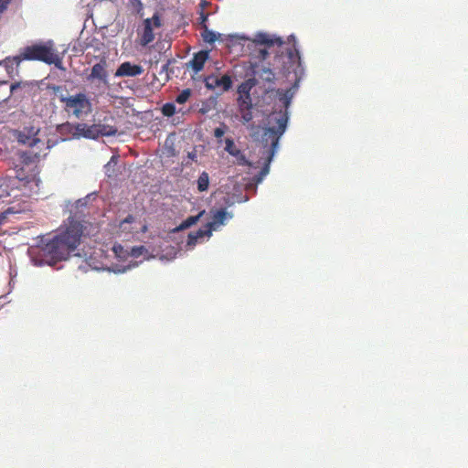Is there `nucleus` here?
<instances>
[{
	"label": "nucleus",
	"mask_w": 468,
	"mask_h": 468,
	"mask_svg": "<svg viewBox=\"0 0 468 468\" xmlns=\"http://www.w3.org/2000/svg\"><path fill=\"white\" fill-rule=\"evenodd\" d=\"M238 103L239 106V111H243V109L251 107V99L250 96V100L246 99V96H239L238 99Z\"/></svg>",
	"instance_id": "bb28decb"
},
{
	"label": "nucleus",
	"mask_w": 468,
	"mask_h": 468,
	"mask_svg": "<svg viewBox=\"0 0 468 468\" xmlns=\"http://www.w3.org/2000/svg\"><path fill=\"white\" fill-rule=\"evenodd\" d=\"M19 52L24 60L42 61L48 65H54L58 69H64L62 59L55 52L52 40L27 46L20 49Z\"/></svg>",
	"instance_id": "20e7f679"
},
{
	"label": "nucleus",
	"mask_w": 468,
	"mask_h": 468,
	"mask_svg": "<svg viewBox=\"0 0 468 468\" xmlns=\"http://www.w3.org/2000/svg\"><path fill=\"white\" fill-rule=\"evenodd\" d=\"M24 61L20 52L13 57H6L3 60H0V66L5 69L8 77L15 80L16 77L19 76V66Z\"/></svg>",
	"instance_id": "1a4fd4ad"
},
{
	"label": "nucleus",
	"mask_w": 468,
	"mask_h": 468,
	"mask_svg": "<svg viewBox=\"0 0 468 468\" xmlns=\"http://www.w3.org/2000/svg\"><path fill=\"white\" fill-rule=\"evenodd\" d=\"M129 267H130V265H129L128 267H127V266H122V265L121 264V261H120V262H119V273H121V272H125V271H126V270H128V269H129Z\"/></svg>",
	"instance_id": "e433bc0d"
},
{
	"label": "nucleus",
	"mask_w": 468,
	"mask_h": 468,
	"mask_svg": "<svg viewBox=\"0 0 468 468\" xmlns=\"http://www.w3.org/2000/svg\"><path fill=\"white\" fill-rule=\"evenodd\" d=\"M153 24L155 27H161L162 22L158 14H154L152 18L144 21V28L141 33V44L144 46L148 45L154 39Z\"/></svg>",
	"instance_id": "0eeeda50"
},
{
	"label": "nucleus",
	"mask_w": 468,
	"mask_h": 468,
	"mask_svg": "<svg viewBox=\"0 0 468 468\" xmlns=\"http://www.w3.org/2000/svg\"><path fill=\"white\" fill-rule=\"evenodd\" d=\"M204 211H201L200 213H198L197 215H192L191 217H188L186 219L183 220L178 227L176 228V231H178V230H183V229H188L192 226H194V224H196L200 217L203 215Z\"/></svg>",
	"instance_id": "412c9836"
},
{
	"label": "nucleus",
	"mask_w": 468,
	"mask_h": 468,
	"mask_svg": "<svg viewBox=\"0 0 468 468\" xmlns=\"http://www.w3.org/2000/svg\"><path fill=\"white\" fill-rule=\"evenodd\" d=\"M205 84L208 90L221 88L223 90H229L231 88L232 80L230 76L227 74L221 77L210 75L206 78Z\"/></svg>",
	"instance_id": "9b49d317"
},
{
	"label": "nucleus",
	"mask_w": 468,
	"mask_h": 468,
	"mask_svg": "<svg viewBox=\"0 0 468 468\" xmlns=\"http://www.w3.org/2000/svg\"><path fill=\"white\" fill-rule=\"evenodd\" d=\"M16 275H17L16 271L11 269L10 270V279L14 280L16 277Z\"/></svg>",
	"instance_id": "58836bf2"
},
{
	"label": "nucleus",
	"mask_w": 468,
	"mask_h": 468,
	"mask_svg": "<svg viewBox=\"0 0 468 468\" xmlns=\"http://www.w3.org/2000/svg\"><path fill=\"white\" fill-rule=\"evenodd\" d=\"M279 100L282 103V107L279 111L270 113L268 118L269 127L263 130L262 143L267 149L263 153L266 156L265 165L261 172L265 176L270 171V164L277 151L279 140L283 135L289 121L288 109L292 103L293 91L292 89L277 90Z\"/></svg>",
	"instance_id": "f03ea898"
},
{
	"label": "nucleus",
	"mask_w": 468,
	"mask_h": 468,
	"mask_svg": "<svg viewBox=\"0 0 468 468\" xmlns=\"http://www.w3.org/2000/svg\"><path fill=\"white\" fill-rule=\"evenodd\" d=\"M117 165V153H113L110 161L104 165L106 179L101 181L100 186V191H93L86 195L83 198L89 204L95 200L101 194V198L110 202V204L115 203L117 197V172L115 165Z\"/></svg>",
	"instance_id": "7ed1b4c3"
},
{
	"label": "nucleus",
	"mask_w": 468,
	"mask_h": 468,
	"mask_svg": "<svg viewBox=\"0 0 468 468\" xmlns=\"http://www.w3.org/2000/svg\"><path fill=\"white\" fill-rule=\"evenodd\" d=\"M52 89L57 92V91H62V88L60 86H53Z\"/></svg>",
	"instance_id": "79ce46f5"
},
{
	"label": "nucleus",
	"mask_w": 468,
	"mask_h": 468,
	"mask_svg": "<svg viewBox=\"0 0 468 468\" xmlns=\"http://www.w3.org/2000/svg\"><path fill=\"white\" fill-rule=\"evenodd\" d=\"M14 282H14V280L10 279V281H9V287H10V290H12V288H13V286H14ZM11 292V291H9V292Z\"/></svg>",
	"instance_id": "c03bdc74"
},
{
	"label": "nucleus",
	"mask_w": 468,
	"mask_h": 468,
	"mask_svg": "<svg viewBox=\"0 0 468 468\" xmlns=\"http://www.w3.org/2000/svg\"><path fill=\"white\" fill-rule=\"evenodd\" d=\"M39 131V128L26 126L21 132H19L17 140L20 144L35 147L40 143V140L37 137Z\"/></svg>",
	"instance_id": "6e6552de"
},
{
	"label": "nucleus",
	"mask_w": 468,
	"mask_h": 468,
	"mask_svg": "<svg viewBox=\"0 0 468 468\" xmlns=\"http://www.w3.org/2000/svg\"><path fill=\"white\" fill-rule=\"evenodd\" d=\"M59 100L65 102V110L67 112H72L76 117H80L83 112L90 108V103L84 93H78L69 97L61 93Z\"/></svg>",
	"instance_id": "423d86ee"
},
{
	"label": "nucleus",
	"mask_w": 468,
	"mask_h": 468,
	"mask_svg": "<svg viewBox=\"0 0 468 468\" xmlns=\"http://www.w3.org/2000/svg\"><path fill=\"white\" fill-rule=\"evenodd\" d=\"M225 150L231 155L236 158L237 164L239 165H250V163L245 157L244 154L237 148L232 138L225 139Z\"/></svg>",
	"instance_id": "f8f14e48"
},
{
	"label": "nucleus",
	"mask_w": 468,
	"mask_h": 468,
	"mask_svg": "<svg viewBox=\"0 0 468 468\" xmlns=\"http://www.w3.org/2000/svg\"><path fill=\"white\" fill-rule=\"evenodd\" d=\"M253 72L257 74L265 82H273L275 80V73L270 67L259 65L257 61H251Z\"/></svg>",
	"instance_id": "2eb2a0df"
},
{
	"label": "nucleus",
	"mask_w": 468,
	"mask_h": 468,
	"mask_svg": "<svg viewBox=\"0 0 468 468\" xmlns=\"http://www.w3.org/2000/svg\"><path fill=\"white\" fill-rule=\"evenodd\" d=\"M207 18H208V14L204 13V11L202 10L199 14V20H200L199 24L203 29L205 27H207Z\"/></svg>",
	"instance_id": "c85d7f7f"
},
{
	"label": "nucleus",
	"mask_w": 468,
	"mask_h": 468,
	"mask_svg": "<svg viewBox=\"0 0 468 468\" xmlns=\"http://www.w3.org/2000/svg\"><path fill=\"white\" fill-rule=\"evenodd\" d=\"M289 57L291 59H293L294 58H300L299 52L295 49L294 51L290 50L289 51Z\"/></svg>",
	"instance_id": "72a5a7b5"
},
{
	"label": "nucleus",
	"mask_w": 468,
	"mask_h": 468,
	"mask_svg": "<svg viewBox=\"0 0 468 468\" xmlns=\"http://www.w3.org/2000/svg\"><path fill=\"white\" fill-rule=\"evenodd\" d=\"M79 138L84 137L89 139H96L101 131L95 126H89L85 123H79Z\"/></svg>",
	"instance_id": "a211bd4d"
},
{
	"label": "nucleus",
	"mask_w": 468,
	"mask_h": 468,
	"mask_svg": "<svg viewBox=\"0 0 468 468\" xmlns=\"http://www.w3.org/2000/svg\"><path fill=\"white\" fill-rule=\"evenodd\" d=\"M197 188L200 192L207 191L209 188V174L203 172L197 180Z\"/></svg>",
	"instance_id": "4be33fe9"
},
{
	"label": "nucleus",
	"mask_w": 468,
	"mask_h": 468,
	"mask_svg": "<svg viewBox=\"0 0 468 468\" xmlns=\"http://www.w3.org/2000/svg\"><path fill=\"white\" fill-rule=\"evenodd\" d=\"M224 133H225V129H224V127H217V128L214 130V135H215L217 138H221L222 136H224Z\"/></svg>",
	"instance_id": "7c9ffc66"
},
{
	"label": "nucleus",
	"mask_w": 468,
	"mask_h": 468,
	"mask_svg": "<svg viewBox=\"0 0 468 468\" xmlns=\"http://www.w3.org/2000/svg\"><path fill=\"white\" fill-rule=\"evenodd\" d=\"M130 3L134 5L135 7H142V3L140 0H130Z\"/></svg>",
	"instance_id": "c9c22d12"
},
{
	"label": "nucleus",
	"mask_w": 468,
	"mask_h": 468,
	"mask_svg": "<svg viewBox=\"0 0 468 468\" xmlns=\"http://www.w3.org/2000/svg\"><path fill=\"white\" fill-rule=\"evenodd\" d=\"M241 112V120L243 123L249 122L252 120L253 115L250 112V108H247L246 110L240 111Z\"/></svg>",
	"instance_id": "cd10ccee"
},
{
	"label": "nucleus",
	"mask_w": 468,
	"mask_h": 468,
	"mask_svg": "<svg viewBox=\"0 0 468 468\" xmlns=\"http://www.w3.org/2000/svg\"><path fill=\"white\" fill-rule=\"evenodd\" d=\"M283 44L284 42L280 37L259 33L248 45L250 57L252 61H257L261 65V62L269 57L271 49L274 48V47L280 48Z\"/></svg>",
	"instance_id": "39448f33"
},
{
	"label": "nucleus",
	"mask_w": 468,
	"mask_h": 468,
	"mask_svg": "<svg viewBox=\"0 0 468 468\" xmlns=\"http://www.w3.org/2000/svg\"><path fill=\"white\" fill-rule=\"evenodd\" d=\"M11 0H0V14L7 8Z\"/></svg>",
	"instance_id": "2f4dec72"
},
{
	"label": "nucleus",
	"mask_w": 468,
	"mask_h": 468,
	"mask_svg": "<svg viewBox=\"0 0 468 468\" xmlns=\"http://www.w3.org/2000/svg\"><path fill=\"white\" fill-rule=\"evenodd\" d=\"M7 99H5L0 101V122H4V116L2 115L4 112H5V104H6Z\"/></svg>",
	"instance_id": "c756f323"
},
{
	"label": "nucleus",
	"mask_w": 468,
	"mask_h": 468,
	"mask_svg": "<svg viewBox=\"0 0 468 468\" xmlns=\"http://www.w3.org/2000/svg\"><path fill=\"white\" fill-rule=\"evenodd\" d=\"M58 143V140L56 139V140H51V139H48V142H47V147L46 149L47 150H49L51 149L52 147H54L55 145H57V144Z\"/></svg>",
	"instance_id": "473e14b6"
},
{
	"label": "nucleus",
	"mask_w": 468,
	"mask_h": 468,
	"mask_svg": "<svg viewBox=\"0 0 468 468\" xmlns=\"http://www.w3.org/2000/svg\"><path fill=\"white\" fill-rule=\"evenodd\" d=\"M201 36H202L203 41L206 43H208V44L215 43V41L218 37L216 33H214V31H212V30H209L208 27L203 28Z\"/></svg>",
	"instance_id": "b1692460"
},
{
	"label": "nucleus",
	"mask_w": 468,
	"mask_h": 468,
	"mask_svg": "<svg viewBox=\"0 0 468 468\" xmlns=\"http://www.w3.org/2000/svg\"><path fill=\"white\" fill-rule=\"evenodd\" d=\"M116 132H117L116 129L111 128L108 132L104 133L103 134H105V135H113V134L116 133Z\"/></svg>",
	"instance_id": "4c0bfd02"
},
{
	"label": "nucleus",
	"mask_w": 468,
	"mask_h": 468,
	"mask_svg": "<svg viewBox=\"0 0 468 468\" xmlns=\"http://www.w3.org/2000/svg\"><path fill=\"white\" fill-rule=\"evenodd\" d=\"M176 107L174 103H165L162 107V112L165 116H172L176 113Z\"/></svg>",
	"instance_id": "393cba45"
},
{
	"label": "nucleus",
	"mask_w": 468,
	"mask_h": 468,
	"mask_svg": "<svg viewBox=\"0 0 468 468\" xmlns=\"http://www.w3.org/2000/svg\"><path fill=\"white\" fill-rule=\"evenodd\" d=\"M122 250V245H119V257L120 258H121Z\"/></svg>",
	"instance_id": "a18cd8bd"
},
{
	"label": "nucleus",
	"mask_w": 468,
	"mask_h": 468,
	"mask_svg": "<svg viewBox=\"0 0 468 468\" xmlns=\"http://www.w3.org/2000/svg\"><path fill=\"white\" fill-rule=\"evenodd\" d=\"M255 84H256V81L253 79H250V80L242 82L241 84H239L238 87V92H239V96H246V99L250 100V90L253 88V86Z\"/></svg>",
	"instance_id": "aec40b11"
},
{
	"label": "nucleus",
	"mask_w": 468,
	"mask_h": 468,
	"mask_svg": "<svg viewBox=\"0 0 468 468\" xmlns=\"http://www.w3.org/2000/svg\"><path fill=\"white\" fill-rule=\"evenodd\" d=\"M34 159L39 160L41 157H45L47 155V153L41 154L40 152H33Z\"/></svg>",
	"instance_id": "f704fd0d"
},
{
	"label": "nucleus",
	"mask_w": 468,
	"mask_h": 468,
	"mask_svg": "<svg viewBox=\"0 0 468 468\" xmlns=\"http://www.w3.org/2000/svg\"><path fill=\"white\" fill-rule=\"evenodd\" d=\"M188 158L195 160L197 158V154L195 152L188 153Z\"/></svg>",
	"instance_id": "a19ab883"
},
{
	"label": "nucleus",
	"mask_w": 468,
	"mask_h": 468,
	"mask_svg": "<svg viewBox=\"0 0 468 468\" xmlns=\"http://www.w3.org/2000/svg\"><path fill=\"white\" fill-rule=\"evenodd\" d=\"M37 88L38 81L37 80H20L12 82L9 89L11 94H15L19 90L24 97L35 92Z\"/></svg>",
	"instance_id": "9d476101"
},
{
	"label": "nucleus",
	"mask_w": 468,
	"mask_h": 468,
	"mask_svg": "<svg viewBox=\"0 0 468 468\" xmlns=\"http://www.w3.org/2000/svg\"><path fill=\"white\" fill-rule=\"evenodd\" d=\"M209 58L208 50H201L194 54L189 64L196 73L200 72L204 69L205 62Z\"/></svg>",
	"instance_id": "dca6fc26"
},
{
	"label": "nucleus",
	"mask_w": 468,
	"mask_h": 468,
	"mask_svg": "<svg viewBox=\"0 0 468 468\" xmlns=\"http://www.w3.org/2000/svg\"><path fill=\"white\" fill-rule=\"evenodd\" d=\"M90 77L91 79H98L100 80H102L104 83H106L107 73H106L101 62L96 63L92 67Z\"/></svg>",
	"instance_id": "6ab92c4d"
},
{
	"label": "nucleus",
	"mask_w": 468,
	"mask_h": 468,
	"mask_svg": "<svg viewBox=\"0 0 468 468\" xmlns=\"http://www.w3.org/2000/svg\"><path fill=\"white\" fill-rule=\"evenodd\" d=\"M109 271H112L114 273H117V267L116 266H112V268H110Z\"/></svg>",
	"instance_id": "37998d69"
},
{
	"label": "nucleus",
	"mask_w": 468,
	"mask_h": 468,
	"mask_svg": "<svg viewBox=\"0 0 468 468\" xmlns=\"http://www.w3.org/2000/svg\"><path fill=\"white\" fill-rule=\"evenodd\" d=\"M191 95L189 89L183 90L179 95L176 96V101L179 104H184Z\"/></svg>",
	"instance_id": "a878e982"
},
{
	"label": "nucleus",
	"mask_w": 468,
	"mask_h": 468,
	"mask_svg": "<svg viewBox=\"0 0 468 468\" xmlns=\"http://www.w3.org/2000/svg\"><path fill=\"white\" fill-rule=\"evenodd\" d=\"M79 123L73 125L72 123L67 122L57 126V132L60 134V141L64 142L69 140L71 137L79 138Z\"/></svg>",
	"instance_id": "ddd939ff"
},
{
	"label": "nucleus",
	"mask_w": 468,
	"mask_h": 468,
	"mask_svg": "<svg viewBox=\"0 0 468 468\" xmlns=\"http://www.w3.org/2000/svg\"><path fill=\"white\" fill-rule=\"evenodd\" d=\"M231 216L232 215L230 213H228L224 208L217 210L212 216V220L209 221L207 224L208 229L207 230L208 235L211 234L213 229H217L218 227L222 226L225 220L228 218H231Z\"/></svg>",
	"instance_id": "4468645a"
},
{
	"label": "nucleus",
	"mask_w": 468,
	"mask_h": 468,
	"mask_svg": "<svg viewBox=\"0 0 468 468\" xmlns=\"http://www.w3.org/2000/svg\"><path fill=\"white\" fill-rule=\"evenodd\" d=\"M112 250L115 254V256H117V242L112 243Z\"/></svg>",
	"instance_id": "ea45409f"
},
{
	"label": "nucleus",
	"mask_w": 468,
	"mask_h": 468,
	"mask_svg": "<svg viewBox=\"0 0 468 468\" xmlns=\"http://www.w3.org/2000/svg\"><path fill=\"white\" fill-rule=\"evenodd\" d=\"M205 235H208L207 229H199L196 230V232H190L188 235L187 244L189 246L196 245L198 239L204 237Z\"/></svg>",
	"instance_id": "5701e85b"
},
{
	"label": "nucleus",
	"mask_w": 468,
	"mask_h": 468,
	"mask_svg": "<svg viewBox=\"0 0 468 468\" xmlns=\"http://www.w3.org/2000/svg\"><path fill=\"white\" fill-rule=\"evenodd\" d=\"M143 70L142 66L125 61L119 66V76H136L142 74Z\"/></svg>",
	"instance_id": "f3484780"
},
{
	"label": "nucleus",
	"mask_w": 468,
	"mask_h": 468,
	"mask_svg": "<svg viewBox=\"0 0 468 468\" xmlns=\"http://www.w3.org/2000/svg\"><path fill=\"white\" fill-rule=\"evenodd\" d=\"M87 206L83 197L74 203L68 202L67 207L70 213L68 222L52 238L42 237L37 246L28 248V255L35 266H54L58 261H66L77 249L83 233L81 216L79 213L80 208Z\"/></svg>",
	"instance_id": "f257e3e1"
}]
</instances>
